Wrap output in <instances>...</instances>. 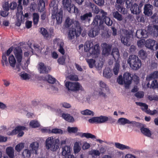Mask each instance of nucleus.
<instances>
[{
    "mask_svg": "<svg viewBox=\"0 0 158 158\" xmlns=\"http://www.w3.org/2000/svg\"><path fill=\"white\" fill-rule=\"evenodd\" d=\"M1 63L2 66H4L5 65L6 66L8 65L9 64L6 56L5 53H3L2 56V60H1Z\"/></svg>",
    "mask_w": 158,
    "mask_h": 158,
    "instance_id": "72a5a7b5",
    "label": "nucleus"
},
{
    "mask_svg": "<svg viewBox=\"0 0 158 158\" xmlns=\"http://www.w3.org/2000/svg\"><path fill=\"white\" fill-rule=\"evenodd\" d=\"M103 74L104 77L108 78H110L112 76L110 70L108 68L105 69L104 70Z\"/></svg>",
    "mask_w": 158,
    "mask_h": 158,
    "instance_id": "4c0bfd02",
    "label": "nucleus"
},
{
    "mask_svg": "<svg viewBox=\"0 0 158 158\" xmlns=\"http://www.w3.org/2000/svg\"><path fill=\"white\" fill-rule=\"evenodd\" d=\"M142 31L140 30H138L136 32L135 36L138 39H141L144 37L143 35H141Z\"/></svg>",
    "mask_w": 158,
    "mask_h": 158,
    "instance_id": "bf43d9fd",
    "label": "nucleus"
},
{
    "mask_svg": "<svg viewBox=\"0 0 158 158\" xmlns=\"http://www.w3.org/2000/svg\"><path fill=\"white\" fill-rule=\"evenodd\" d=\"M62 2L64 6L70 12L73 5L71 4V0H62Z\"/></svg>",
    "mask_w": 158,
    "mask_h": 158,
    "instance_id": "412c9836",
    "label": "nucleus"
},
{
    "mask_svg": "<svg viewBox=\"0 0 158 158\" xmlns=\"http://www.w3.org/2000/svg\"><path fill=\"white\" fill-rule=\"evenodd\" d=\"M87 62L89 64V67L92 68L94 67L96 61L95 60L93 59H87Z\"/></svg>",
    "mask_w": 158,
    "mask_h": 158,
    "instance_id": "09e8293b",
    "label": "nucleus"
},
{
    "mask_svg": "<svg viewBox=\"0 0 158 158\" xmlns=\"http://www.w3.org/2000/svg\"><path fill=\"white\" fill-rule=\"evenodd\" d=\"M51 133L54 134H62L63 132L62 130L58 128H53L51 130Z\"/></svg>",
    "mask_w": 158,
    "mask_h": 158,
    "instance_id": "603ef678",
    "label": "nucleus"
},
{
    "mask_svg": "<svg viewBox=\"0 0 158 158\" xmlns=\"http://www.w3.org/2000/svg\"><path fill=\"white\" fill-rule=\"evenodd\" d=\"M65 20L63 27L64 29L68 28L72 25V27L69 29L68 34L69 39L71 40L73 39L76 36L77 37L81 34L82 30L78 20Z\"/></svg>",
    "mask_w": 158,
    "mask_h": 158,
    "instance_id": "f257e3e1",
    "label": "nucleus"
},
{
    "mask_svg": "<svg viewBox=\"0 0 158 158\" xmlns=\"http://www.w3.org/2000/svg\"><path fill=\"white\" fill-rule=\"evenodd\" d=\"M124 84L126 85L129 86L131 83L132 77L129 73H125L123 74Z\"/></svg>",
    "mask_w": 158,
    "mask_h": 158,
    "instance_id": "dca6fc26",
    "label": "nucleus"
},
{
    "mask_svg": "<svg viewBox=\"0 0 158 158\" xmlns=\"http://www.w3.org/2000/svg\"><path fill=\"white\" fill-rule=\"evenodd\" d=\"M29 2V0H18V11H19V10H22L23 9V6L25 7L28 4Z\"/></svg>",
    "mask_w": 158,
    "mask_h": 158,
    "instance_id": "aec40b11",
    "label": "nucleus"
},
{
    "mask_svg": "<svg viewBox=\"0 0 158 158\" xmlns=\"http://www.w3.org/2000/svg\"><path fill=\"white\" fill-rule=\"evenodd\" d=\"M46 78L48 82L49 83L53 84L56 82V79L50 75H47L46 77Z\"/></svg>",
    "mask_w": 158,
    "mask_h": 158,
    "instance_id": "a18cd8bd",
    "label": "nucleus"
},
{
    "mask_svg": "<svg viewBox=\"0 0 158 158\" xmlns=\"http://www.w3.org/2000/svg\"><path fill=\"white\" fill-rule=\"evenodd\" d=\"M24 143H20L15 146V150L17 152H20L24 148Z\"/></svg>",
    "mask_w": 158,
    "mask_h": 158,
    "instance_id": "58836bf2",
    "label": "nucleus"
},
{
    "mask_svg": "<svg viewBox=\"0 0 158 158\" xmlns=\"http://www.w3.org/2000/svg\"><path fill=\"white\" fill-rule=\"evenodd\" d=\"M141 8V7H140L137 4L135 3L132 5L131 10L133 14H137L140 12Z\"/></svg>",
    "mask_w": 158,
    "mask_h": 158,
    "instance_id": "5701e85b",
    "label": "nucleus"
},
{
    "mask_svg": "<svg viewBox=\"0 0 158 158\" xmlns=\"http://www.w3.org/2000/svg\"><path fill=\"white\" fill-rule=\"evenodd\" d=\"M8 60L10 66L13 68L15 67L16 63V60L14 56L12 55L10 56Z\"/></svg>",
    "mask_w": 158,
    "mask_h": 158,
    "instance_id": "c756f323",
    "label": "nucleus"
},
{
    "mask_svg": "<svg viewBox=\"0 0 158 158\" xmlns=\"http://www.w3.org/2000/svg\"><path fill=\"white\" fill-rule=\"evenodd\" d=\"M131 35L130 32L127 31H126L125 35H121V42L124 45L127 46L130 45V43L129 41L130 39L131 38Z\"/></svg>",
    "mask_w": 158,
    "mask_h": 158,
    "instance_id": "f8f14e48",
    "label": "nucleus"
},
{
    "mask_svg": "<svg viewBox=\"0 0 158 158\" xmlns=\"http://www.w3.org/2000/svg\"><path fill=\"white\" fill-rule=\"evenodd\" d=\"M150 88L153 89L158 88V81L156 80L153 81L150 85Z\"/></svg>",
    "mask_w": 158,
    "mask_h": 158,
    "instance_id": "864d4df0",
    "label": "nucleus"
},
{
    "mask_svg": "<svg viewBox=\"0 0 158 158\" xmlns=\"http://www.w3.org/2000/svg\"><path fill=\"white\" fill-rule=\"evenodd\" d=\"M100 29L98 26H95L93 28H92L90 30L89 33V36L91 37H94L97 35H98Z\"/></svg>",
    "mask_w": 158,
    "mask_h": 158,
    "instance_id": "f3484780",
    "label": "nucleus"
},
{
    "mask_svg": "<svg viewBox=\"0 0 158 158\" xmlns=\"http://www.w3.org/2000/svg\"><path fill=\"white\" fill-rule=\"evenodd\" d=\"M17 6V4L16 2H12L9 4V7L10 9L14 10L16 9Z\"/></svg>",
    "mask_w": 158,
    "mask_h": 158,
    "instance_id": "052dcab7",
    "label": "nucleus"
},
{
    "mask_svg": "<svg viewBox=\"0 0 158 158\" xmlns=\"http://www.w3.org/2000/svg\"><path fill=\"white\" fill-rule=\"evenodd\" d=\"M113 15L115 19L118 20H121V15L117 11L113 13Z\"/></svg>",
    "mask_w": 158,
    "mask_h": 158,
    "instance_id": "e2e57ef3",
    "label": "nucleus"
},
{
    "mask_svg": "<svg viewBox=\"0 0 158 158\" xmlns=\"http://www.w3.org/2000/svg\"><path fill=\"white\" fill-rule=\"evenodd\" d=\"M91 44L90 43L88 42H86L84 46V50L85 52H88L90 51L91 49L90 47Z\"/></svg>",
    "mask_w": 158,
    "mask_h": 158,
    "instance_id": "5fc2aeb1",
    "label": "nucleus"
},
{
    "mask_svg": "<svg viewBox=\"0 0 158 158\" xmlns=\"http://www.w3.org/2000/svg\"><path fill=\"white\" fill-rule=\"evenodd\" d=\"M92 16V13L89 12L88 13H86L81 16V20H85L86 19H89V18Z\"/></svg>",
    "mask_w": 158,
    "mask_h": 158,
    "instance_id": "6e6d98bb",
    "label": "nucleus"
},
{
    "mask_svg": "<svg viewBox=\"0 0 158 158\" xmlns=\"http://www.w3.org/2000/svg\"><path fill=\"white\" fill-rule=\"evenodd\" d=\"M144 93L143 92H137L135 94V96L137 98H143L144 96Z\"/></svg>",
    "mask_w": 158,
    "mask_h": 158,
    "instance_id": "338daca9",
    "label": "nucleus"
},
{
    "mask_svg": "<svg viewBox=\"0 0 158 158\" xmlns=\"http://www.w3.org/2000/svg\"><path fill=\"white\" fill-rule=\"evenodd\" d=\"M62 154L64 156L62 158H76L71 154L72 149L70 146H65L62 148Z\"/></svg>",
    "mask_w": 158,
    "mask_h": 158,
    "instance_id": "6e6552de",
    "label": "nucleus"
},
{
    "mask_svg": "<svg viewBox=\"0 0 158 158\" xmlns=\"http://www.w3.org/2000/svg\"><path fill=\"white\" fill-rule=\"evenodd\" d=\"M101 16L99 15H97L95 17V20H104L110 19L107 16V13L104 12L103 10L101 11Z\"/></svg>",
    "mask_w": 158,
    "mask_h": 158,
    "instance_id": "b1692460",
    "label": "nucleus"
},
{
    "mask_svg": "<svg viewBox=\"0 0 158 158\" xmlns=\"http://www.w3.org/2000/svg\"><path fill=\"white\" fill-rule=\"evenodd\" d=\"M65 59L63 56L59 57L57 60L59 64L63 65L65 62Z\"/></svg>",
    "mask_w": 158,
    "mask_h": 158,
    "instance_id": "13d9d810",
    "label": "nucleus"
},
{
    "mask_svg": "<svg viewBox=\"0 0 158 158\" xmlns=\"http://www.w3.org/2000/svg\"><path fill=\"white\" fill-rule=\"evenodd\" d=\"M39 146V143L37 142H33L31 144L30 147L32 150L35 151V153L37 154Z\"/></svg>",
    "mask_w": 158,
    "mask_h": 158,
    "instance_id": "f704fd0d",
    "label": "nucleus"
},
{
    "mask_svg": "<svg viewBox=\"0 0 158 158\" xmlns=\"http://www.w3.org/2000/svg\"><path fill=\"white\" fill-rule=\"evenodd\" d=\"M69 77V80L71 81H76L78 80V77L77 75L71 74Z\"/></svg>",
    "mask_w": 158,
    "mask_h": 158,
    "instance_id": "4d7b16f0",
    "label": "nucleus"
},
{
    "mask_svg": "<svg viewBox=\"0 0 158 158\" xmlns=\"http://www.w3.org/2000/svg\"><path fill=\"white\" fill-rule=\"evenodd\" d=\"M6 152L10 158H14V150L11 147H8L6 149Z\"/></svg>",
    "mask_w": 158,
    "mask_h": 158,
    "instance_id": "a878e982",
    "label": "nucleus"
},
{
    "mask_svg": "<svg viewBox=\"0 0 158 158\" xmlns=\"http://www.w3.org/2000/svg\"><path fill=\"white\" fill-rule=\"evenodd\" d=\"M81 149V147L80 146L78 142H76L74 144L73 150L75 153H78Z\"/></svg>",
    "mask_w": 158,
    "mask_h": 158,
    "instance_id": "49530a36",
    "label": "nucleus"
},
{
    "mask_svg": "<svg viewBox=\"0 0 158 158\" xmlns=\"http://www.w3.org/2000/svg\"><path fill=\"white\" fill-rule=\"evenodd\" d=\"M99 85L101 90H103L105 89L106 91L108 92L109 89L106 84L102 81H99Z\"/></svg>",
    "mask_w": 158,
    "mask_h": 158,
    "instance_id": "473e14b6",
    "label": "nucleus"
},
{
    "mask_svg": "<svg viewBox=\"0 0 158 158\" xmlns=\"http://www.w3.org/2000/svg\"><path fill=\"white\" fill-rule=\"evenodd\" d=\"M3 9L4 10L8 11L9 10V5L7 2H5L2 6Z\"/></svg>",
    "mask_w": 158,
    "mask_h": 158,
    "instance_id": "774afa93",
    "label": "nucleus"
},
{
    "mask_svg": "<svg viewBox=\"0 0 158 158\" xmlns=\"http://www.w3.org/2000/svg\"><path fill=\"white\" fill-rule=\"evenodd\" d=\"M80 136L82 137H85L87 139L89 138L92 139L94 138H96V137L95 135L91 133H81V135H80Z\"/></svg>",
    "mask_w": 158,
    "mask_h": 158,
    "instance_id": "a19ab883",
    "label": "nucleus"
},
{
    "mask_svg": "<svg viewBox=\"0 0 158 158\" xmlns=\"http://www.w3.org/2000/svg\"><path fill=\"white\" fill-rule=\"evenodd\" d=\"M90 53L95 57H97L100 53V47L98 44H96L92 47L90 51Z\"/></svg>",
    "mask_w": 158,
    "mask_h": 158,
    "instance_id": "4468645a",
    "label": "nucleus"
},
{
    "mask_svg": "<svg viewBox=\"0 0 158 158\" xmlns=\"http://www.w3.org/2000/svg\"><path fill=\"white\" fill-rule=\"evenodd\" d=\"M40 31L44 38L47 39L49 37L48 32L46 29L43 27H41L40 28Z\"/></svg>",
    "mask_w": 158,
    "mask_h": 158,
    "instance_id": "e433bc0d",
    "label": "nucleus"
},
{
    "mask_svg": "<svg viewBox=\"0 0 158 158\" xmlns=\"http://www.w3.org/2000/svg\"><path fill=\"white\" fill-rule=\"evenodd\" d=\"M20 76L24 80H28L30 78L29 75L26 73H20Z\"/></svg>",
    "mask_w": 158,
    "mask_h": 158,
    "instance_id": "8fccbe9b",
    "label": "nucleus"
},
{
    "mask_svg": "<svg viewBox=\"0 0 158 158\" xmlns=\"http://www.w3.org/2000/svg\"><path fill=\"white\" fill-rule=\"evenodd\" d=\"M107 117L101 116L99 117H94L88 120L89 122L91 123H101L108 121Z\"/></svg>",
    "mask_w": 158,
    "mask_h": 158,
    "instance_id": "0eeeda50",
    "label": "nucleus"
},
{
    "mask_svg": "<svg viewBox=\"0 0 158 158\" xmlns=\"http://www.w3.org/2000/svg\"><path fill=\"white\" fill-rule=\"evenodd\" d=\"M22 155L24 158H29L31 156V152L28 149L24 150L22 153Z\"/></svg>",
    "mask_w": 158,
    "mask_h": 158,
    "instance_id": "79ce46f5",
    "label": "nucleus"
},
{
    "mask_svg": "<svg viewBox=\"0 0 158 158\" xmlns=\"http://www.w3.org/2000/svg\"><path fill=\"white\" fill-rule=\"evenodd\" d=\"M30 126L33 128H36L39 127L40 124L37 121L33 120L31 121L30 123Z\"/></svg>",
    "mask_w": 158,
    "mask_h": 158,
    "instance_id": "ea45409f",
    "label": "nucleus"
},
{
    "mask_svg": "<svg viewBox=\"0 0 158 158\" xmlns=\"http://www.w3.org/2000/svg\"><path fill=\"white\" fill-rule=\"evenodd\" d=\"M86 5H88V6L91 8L93 12L95 13H98L99 12V9L96 6L89 2V1L86 2Z\"/></svg>",
    "mask_w": 158,
    "mask_h": 158,
    "instance_id": "bb28decb",
    "label": "nucleus"
},
{
    "mask_svg": "<svg viewBox=\"0 0 158 158\" xmlns=\"http://www.w3.org/2000/svg\"><path fill=\"white\" fill-rule=\"evenodd\" d=\"M141 132L145 136L151 137L152 135L151 131L149 129L144 127H142L140 129Z\"/></svg>",
    "mask_w": 158,
    "mask_h": 158,
    "instance_id": "c85d7f7f",
    "label": "nucleus"
},
{
    "mask_svg": "<svg viewBox=\"0 0 158 158\" xmlns=\"http://www.w3.org/2000/svg\"><path fill=\"white\" fill-rule=\"evenodd\" d=\"M127 62L131 69L134 70H138L141 68L142 65L141 60L138 56L135 55L129 56Z\"/></svg>",
    "mask_w": 158,
    "mask_h": 158,
    "instance_id": "7ed1b4c3",
    "label": "nucleus"
},
{
    "mask_svg": "<svg viewBox=\"0 0 158 158\" xmlns=\"http://www.w3.org/2000/svg\"><path fill=\"white\" fill-rule=\"evenodd\" d=\"M17 61L18 63H20L22 61L23 53L22 50L21 49H16L15 53Z\"/></svg>",
    "mask_w": 158,
    "mask_h": 158,
    "instance_id": "4be33fe9",
    "label": "nucleus"
},
{
    "mask_svg": "<svg viewBox=\"0 0 158 158\" xmlns=\"http://www.w3.org/2000/svg\"><path fill=\"white\" fill-rule=\"evenodd\" d=\"M147 54L145 51L143 49L140 50L138 52V56L142 60H145L147 57Z\"/></svg>",
    "mask_w": 158,
    "mask_h": 158,
    "instance_id": "2f4dec72",
    "label": "nucleus"
},
{
    "mask_svg": "<svg viewBox=\"0 0 158 158\" xmlns=\"http://www.w3.org/2000/svg\"><path fill=\"white\" fill-rule=\"evenodd\" d=\"M50 10L52 11V18L56 20H61L62 19V13L61 11L58 13V6L56 0H53L50 4Z\"/></svg>",
    "mask_w": 158,
    "mask_h": 158,
    "instance_id": "20e7f679",
    "label": "nucleus"
},
{
    "mask_svg": "<svg viewBox=\"0 0 158 158\" xmlns=\"http://www.w3.org/2000/svg\"><path fill=\"white\" fill-rule=\"evenodd\" d=\"M54 44H57L59 48L58 49L59 52L62 55H64L65 53L64 48V43L62 40L59 38H56L53 41Z\"/></svg>",
    "mask_w": 158,
    "mask_h": 158,
    "instance_id": "9b49d317",
    "label": "nucleus"
},
{
    "mask_svg": "<svg viewBox=\"0 0 158 158\" xmlns=\"http://www.w3.org/2000/svg\"><path fill=\"white\" fill-rule=\"evenodd\" d=\"M25 129L26 127L24 126H17L11 132H9L8 134L9 135H16L17 133H19L18 135V137H21L24 134V132L22 131L24 130Z\"/></svg>",
    "mask_w": 158,
    "mask_h": 158,
    "instance_id": "1a4fd4ad",
    "label": "nucleus"
},
{
    "mask_svg": "<svg viewBox=\"0 0 158 158\" xmlns=\"http://www.w3.org/2000/svg\"><path fill=\"white\" fill-rule=\"evenodd\" d=\"M145 44L147 48L151 50H155L158 49L157 43L154 40L149 39L147 40Z\"/></svg>",
    "mask_w": 158,
    "mask_h": 158,
    "instance_id": "9d476101",
    "label": "nucleus"
},
{
    "mask_svg": "<svg viewBox=\"0 0 158 158\" xmlns=\"http://www.w3.org/2000/svg\"><path fill=\"white\" fill-rule=\"evenodd\" d=\"M120 66V64L116 62L113 69V71L115 75H117L118 74Z\"/></svg>",
    "mask_w": 158,
    "mask_h": 158,
    "instance_id": "c03bdc74",
    "label": "nucleus"
},
{
    "mask_svg": "<svg viewBox=\"0 0 158 158\" xmlns=\"http://www.w3.org/2000/svg\"><path fill=\"white\" fill-rule=\"evenodd\" d=\"M38 70L40 73H48V72L46 67L42 62H40L38 64Z\"/></svg>",
    "mask_w": 158,
    "mask_h": 158,
    "instance_id": "a211bd4d",
    "label": "nucleus"
},
{
    "mask_svg": "<svg viewBox=\"0 0 158 158\" xmlns=\"http://www.w3.org/2000/svg\"><path fill=\"white\" fill-rule=\"evenodd\" d=\"M81 113L84 115H89L92 116L94 115V113L93 111L88 109L82 110L81 112Z\"/></svg>",
    "mask_w": 158,
    "mask_h": 158,
    "instance_id": "37998d69",
    "label": "nucleus"
},
{
    "mask_svg": "<svg viewBox=\"0 0 158 158\" xmlns=\"http://www.w3.org/2000/svg\"><path fill=\"white\" fill-rule=\"evenodd\" d=\"M35 3H32L31 5L30 8L33 10L37 9L40 12L43 11L45 8V3L43 0H38Z\"/></svg>",
    "mask_w": 158,
    "mask_h": 158,
    "instance_id": "423d86ee",
    "label": "nucleus"
},
{
    "mask_svg": "<svg viewBox=\"0 0 158 158\" xmlns=\"http://www.w3.org/2000/svg\"><path fill=\"white\" fill-rule=\"evenodd\" d=\"M115 145L117 148L122 150L124 149H130L129 147L121 144L118 143H115Z\"/></svg>",
    "mask_w": 158,
    "mask_h": 158,
    "instance_id": "c9c22d12",
    "label": "nucleus"
},
{
    "mask_svg": "<svg viewBox=\"0 0 158 158\" xmlns=\"http://www.w3.org/2000/svg\"><path fill=\"white\" fill-rule=\"evenodd\" d=\"M65 85L69 91L75 92L79 90H82L83 89L82 86L78 82L67 81L65 84Z\"/></svg>",
    "mask_w": 158,
    "mask_h": 158,
    "instance_id": "39448f33",
    "label": "nucleus"
},
{
    "mask_svg": "<svg viewBox=\"0 0 158 158\" xmlns=\"http://www.w3.org/2000/svg\"><path fill=\"white\" fill-rule=\"evenodd\" d=\"M117 81L120 85H123L124 83L123 77L122 75H119L117 79Z\"/></svg>",
    "mask_w": 158,
    "mask_h": 158,
    "instance_id": "680f3d73",
    "label": "nucleus"
},
{
    "mask_svg": "<svg viewBox=\"0 0 158 158\" xmlns=\"http://www.w3.org/2000/svg\"><path fill=\"white\" fill-rule=\"evenodd\" d=\"M103 48L102 52L104 55L109 54L110 53L112 48L111 45L105 43L103 44Z\"/></svg>",
    "mask_w": 158,
    "mask_h": 158,
    "instance_id": "6ab92c4d",
    "label": "nucleus"
},
{
    "mask_svg": "<svg viewBox=\"0 0 158 158\" xmlns=\"http://www.w3.org/2000/svg\"><path fill=\"white\" fill-rule=\"evenodd\" d=\"M68 132L69 133H76L78 131V128L77 127H69L67 128Z\"/></svg>",
    "mask_w": 158,
    "mask_h": 158,
    "instance_id": "3c124183",
    "label": "nucleus"
},
{
    "mask_svg": "<svg viewBox=\"0 0 158 158\" xmlns=\"http://www.w3.org/2000/svg\"><path fill=\"white\" fill-rule=\"evenodd\" d=\"M118 123L120 125H124L126 124H131L134 126H137L140 124V123L135 121H130L128 119L124 118H119Z\"/></svg>",
    "mask_w": 158,
    "mask_h": 158,
    "instance_id": "ddd939ff",
    "label": "nucleus"
},
{
    "mask_svg": "<svg viewBox=\"0 0 158 158\" xmlns=\"http://www.w3.org/2000/svg\"><path fill=\"white\" fill-rule=\"evenodd\" d=\"M62 117L65 120L69 122H73L74 119L73 116H71L69 114L63 113L62 114Z\"/></svg>",
    "mask_w": 158,
    "mask_h": 158,
    "instance_id": "393cba45",
    "label": "nucleus"
},
{
    "mask_svg": "<svg viewBox=\"0 0 158 158\" xmlns=\"http://www.w3.org/2000/svg\"><path fill=\"white\" fill-rule=\"evenodd\" d=\"M153 6L149 4H145L144 7L143 13L145 15L150 16L152 14Z\"/></svg>",
    "mask_w": 158,
    "mask_h": 158,
    "instance_id": "2eb2a0df",
    "label": "nucleus"
},
{
    "mask_svg": "<svg viewBox=\"0 0 158 158\" xmlns=\"http://www.w3.org/2000/svg\"><path fill=\"white\" fill-rule=\"evenodd\" d=\"M146 113L151 115H153L158 114V112L156 110H154L153 111H152L149 109L148 110L146 111Z\"/></svg>",
    "mask_w": 158,
    "mask_h": 158,
    "instance_id": "0e129e2a",
    "label": "nucleus"
},
{
    "mask_svg": "<svg viewBox=\"0 0 158 158\" xmlns=\"http://www.w3.org/2000/svg\"><path fill=\"white\" fill-rule=\"evenodd\" d=\"M60 141L59 139H55L53 136L48 137L45 141V147L48 150L56 151L59 148Z\"/></svg>",
    "mask_w": 158,
    "mask_h": 158,
    "instance_id": "f03ea898",
    "label": "nucleus"
},
{
    "mask_svg": "<svg viewBox=\"0 0 158 158\" xmlns=\"http://www.w3.org/2000/svg\"><path fill=\"white\" fill-rule=\"evenodd\" d=\"M136 104L139 106L143 107H141V109L143 111L146 113L147 110H148V106L146 104L141 102H135Z\"/></svg>",
    "mask_w": 158,
    "mask_h": 158,
    "instance_id": "7c9ffc66",
    "label": "nucleus"
},
{
    "mask_svg": "<svg viewBox=\"0 0 158 158\" xmlns=\"http://www.w3.org/2000/svg\"><path fill=\"white\" fill-rule=\"evenodd\" d=\"M91 155H94L96 156H99L100 155V153L98 150H92L90 153Z\"/></svg>",
    "mask_w": 158,
    "mask_h": 158,
    "instance_id": "69168bd1",
    "label": "nucleus"
},
{
    "mask_svg": "<svg viewBox=\"0 0 158 158\" xmlns=\"http://www.w3.org/2000/svg\"><path fill=\"white\" fill-rule=\"evenodd\" d=\"M18 12L16 14L17 20H22L24 19V16L22 10H19L18 11Z\"/></svg>",
    "mask_w": 158,
    "mask_h": 158,
    "instance_id": "de8ad7c7",
    "label": "nucleus"
},
{
    "mask_svg": "<svg viewBox=\"0 0 158 158\" xmlns=\"http://www.w3.org/2000/svg\"><path fill=\"white\" fill-rule=\"evenodd\" d=\"M111 55L115 60H118L120 56L119 51L118 48H113L111 52Z\"/></svg>",
    "mask_w": 158,
    "mask_h": 158,
    "instance_id": "cd10ccee",
    "label": "nucleus"
}]
</instances>
